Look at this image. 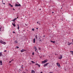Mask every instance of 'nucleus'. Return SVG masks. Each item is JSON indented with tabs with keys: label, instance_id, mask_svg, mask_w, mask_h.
Wrapping results in <instances>:
<instances>
[{
	"label": "nucleus",
	"instance_id": "nucleus-19",
	"mask_svg": "<svg viewBox=\"0 0 73 73\" xmlns=\"http://www.w3.org/2000/svg\"><path fill=\"white\" fill-rule=\"evenodd\" d=\"M37 24H38L39 25H40V22H37Z\"/></svg>",
	"mask_w": 73,
	"mask_h": 73
},
{
	"label": "nucleus",
	"instance_id": "nucleus-15",
	"mask_svg": "<svg viewBox=\"0 0 73 73\" xmlns=\"http://www.w3.org/2000/svg\"><path fill=\"white\" fill-rule=\"evenodd\" d=\"M31 73H35V71H34L33 70H32L31 71Z\"/></svg>",
	"mask_w": 73,
	"mask_h": 73
},
{
	"label": "nucleus",
	"instance_id": "nucleus-46",
	"mask_svg": "<svg viewBox=\"0 0 73 73\" xmlns=\"http://www.w3.org/2000/svg\"><path fill=\"white\" fill-rule=\"evenodd\" d=\"M27 31H28V30H27Z\"/></svg>",
	"mask_w": 73,
	"mask_h": 73
},
{
	"label": "nucleus",
	"instance_id": "nucleus-49",
	"mask_svg": "<svg viewBox=\"0 0 73 73\" xmlns=\"http://www.w3.org/2000/svg\"><path fill=\"white\" fill-rule=\"evenodd\" d=\"M39 49H40V48H39Z\"/></svg>",
	"mask_w": 73,
	"mask_h": 73
},
{
	"label": "nucleus",
	"instance_id": "nucleus-35",
	"mask_svg": "<svg viewBox=\"0 0 73 73\" xmlns=\"http://www.w3.org/2000/svg\"><path fill=\"white\" fill-rule=\"evenodd\" d=\"M13 10H15V9L14 8H13Z\"/></svg>",
	"mask_w": 73,
	"mask_h": 73
},
{
	"label": "nucleus",
	"instance_id": "nucleus-31",
	"mask_svg": "<svg viewBox=\"0 0 73 73\" xmlns=\"http://www.w3.org/2000/svg\"><path fill=\"white\" fill-rule=\"evenodd\" d=\"M7 52V50H5L4 51V52Z\"/></svg>",
	"mask_w": 73,
	"mask_h": 73
},
{
	"label": "nucleus",
	"instance_id": "nucleus-9",
	"mask_svg": "<svg viewBox=\"0 0 73 73\" xmlns=\"http://www.w3.org/2000/svg\"><path fill=\"white\" fill-rule=\"evenodd\" d=\"M0 65H3V63H2V61L1 60L0 61Z\"/></svg>",
	"mask_w": 73,
	"mask_h": 73
},
{
	"label": "nucleus",
	"instance_id": "nucleus-23",
	"mask_svg": "<svg viewBox=\"0 0 73 73\" xmlns=\"http://www.w3.org/2000/svg\"><path fill=\"white\" fill-rule=\"evenodd\" d=\"M71 54H72V55H73V51H71Z\"/></svg>",
	"mask_w": 73,
	"mask_h": 73
},
{
	"label": "nucleus",
	"instance_id": "nucleus-16",
	"mask_svg": "<svg viewBox=\"0 0 73 73\" xmlns=\"http://www.w3.org/2000/svg\"><path fill=\"white\" fill-rule=\"evenodd\" d=\"M3 41H2L1 40H0V43H1V44H2V43L3 42Z\"/></svg>",
	"mask_w": 73,
	"mask_h": 73
},
{
	"label": "nucleus",
	"instance_id": "nucleus-36",
	"mask_svg": "<svg viewBox=\"0 0 73 73\" xmlns=\"http://www.w3.org/2000/svg\"><path fill=\"white\" fill-rule=\"evenodd\" d=\"M2 3H3V0H2Z\"/></svg>",
	"mask_w": 73,
	"mask_h": 73
},
{
	"label": "nucleus",
	"instance_id": "nucleus-6",
	"mask_svg": "<svg viewBox=\"0 0 73 73\" xmlns=\"http://www.w3.org/2000/svg\"><path fill=\"white\" fill-rule=\"evenodd\" d=\"M49 64V63H46L45 64H44V66L45 67V66H47V65H48V64Z\"/></svg>",
	"mask_w": 73,
	"mask_h": 73
},
{
	"label": "nucleus",
	"instance_id": "nucleus-2",
	"mask_svg": "<svg viewBox=\"0 0 73 73\" xmlns=\"http://www.w3.org/2000/svg\"><path fill=\"white\" fill-rule=\"evenodd\" d=\"M15 7H19L20 6H21V5L20 4H17V3H16L15 5Z\"/></svg>",
	"mask_w": 73,
	"mask_h": 73
},
{
	"label": "nucleus",
	"instance_id": "nucleus-13",
	"mask_svg": "<svg viewBox=\"0 0 73 73\" xmlns=\"http://www.w3.org/2000/svg\"><path fill=\"white\" fill-rule=\"evenodd\" d=\"M12 24L13 25V26H14V27H16V25H15V24H14L13 23H12Z\"/></svg>",
	"mask_w": 73,
	"mask_h": 73
},
{
	"label": "nucleus",
	"instance_id": "nucleus-17",
	"mask_svg": "<svg viewBox=\"0 0 73 73\" xmlns=\"http://www.w3.org/2000/svg\"><path fill=\"white\" fill-rule=\"evenodd\" d=\"M15 43H18V42H17V41L15 40Z\"/></svg>",
	"mask_w": 73,
	"mask_h": 73
},
{
	"label": "nucleus",
	"instance_id": "nucleus-4",
	"mask_svg": "<svg viewBox=\"0 0 73 73\" xmlns=\"http://www.w3.org/2000/svg\"><path fill=\"white\" fill-rule=\"evenodd\" d=\"M34 49L35 50V52H36L37 53L38 52V51H37V48H36V46L34 47Z\"/></svg>",
	"mask_w": 73,
	"mask_h": 73
},
{
	"label": "nucleus",
	"instance_id": "nucleus-21",
	"mask_svg": "<svg viewBox=\"0 0 73 73\" xmlns=\"http://www.w3.org/2000/svg\"><path fill=\"white\" fill-rule=\"evenodd\" d=\"M2 56V53L1 52L0 53V56Z\"/></svg>",
	"mask_w": 73,
	"mask_h": 73
},
{
	"label": "nucleus",
	"instance_id": "nucleus-14",
	"mask_svg": "<svg viewBox=\"0 0 73 73\" xmlns=\"http://www.w3.org/2000/svg\"><path fill=\"white\" fill-rule=\"evenodd\" d=\"M33 43H35V38L33 39Z\"/></svg>",
	"mask_w": 73,
	"mask_h": 73
},
{
	"label": "nucleus",
	"instance_id": "nucleus-39",
	"mask_svg": "<svg viewBox=\"0 0 73 73\" xmlns=\"http://www.w3.org/2000/svg\"><path fill=\"white\" fill-rule=\"evenodd\" d=\"M52 13H54V12H52Z\"/></svg>",
	"mask_w": 73,
	"mask_h": 73
},
{
	"label": "nucleus",
	"instance_id": "nucleus-47",
	"mask_svg": "<svg viewBox=\"0 0 73 73\" xmlns=\"http://www.w3.org/2000/svg\"><path fill=\"white\" fill-rule=\"evenodd\" d=\"M70 44H72V43H70Z\"/></svg>",
	"mask_w": 73,
	"mask_h": 73
},
{
	"label": "nucleus",
	"instance_id": "nucleus-41",
	"mask_svg": "<svg viewBox=\"0 0 73 73\" xmlns=\"http://www.w3.org/2000/svg\"><path fill=\"white\" fill-rule=\"evenodd\" d=\"M18 17H17L16 19H18Z\"/></svg>",
	"mask_w": 73,
	"mask_h": 73
},
{
	"label": "nucleus",
	"instance_id": "nucleus-10",
	"mask_svg": "<svg viewBox=\"0 0 73 73\" xmlns=\"http://www.w3.org/2000/svg\"><path fill=\"white\" fill-rule=\"evenodd\" d=\"M24 51H25V50L24 49H22L21 50V52H24Z\"/></svg>",
	"mask_w": 73,
	"mask_h": 73
},
{
	"label": "nucleus",
	"instance_id": "nucleus-24",
	"mask_svg": "<svg viewBox=\"0 0 73 73\" xmlns=\"http://www.w3.org/2000/svg\"><path fill=\"white\" fill-rule=\"evenodd\" d=\"M35 38H36V39H37V35H36L35 36Z\"/></svg>",
	"mask_w": 73,
	"mask_h": 73
},
{
	"label": "nucleus",
	"instance_id": "nucleus-52",
	"mask_svg": "<svg viewBox=\"0 0 73 73\" xmlns=\"http://www.w3.org/2000/svg\"><path fill=\"white\" fill-rule=\"evenodd\" d=\"M44 37H45V36H44Z\"/></svg>",
	"mask_w": 73,
	"mask_h": 73
},
{
	"label": "nucleus",
	"instance_id": "nucleus-50",
	"mask_svg": "<svg viewBox=\"0 0 73 73\" xmlns=\"http://www.w3.org/2000/svg\"><path fill=\"white\" fill-rule=\"evenodd\" d=\"M39 49H40V48H39Z\"/></svg>",
	"mask_w": 73,
	"mask_h": 73
},
{
	"label": "nucleus",
	"instance_id": "nucleus-22",
	"mask_svg": "<svg viewBox=\"0 0 73 73\" xmlns=\"http://www.w3.org/2000/svg\"><path fill=\"white\" fill-rule=\"evenodd\" d=\"M51 41V42H53V43H55V41Z\"/></svg>",
	"mask_w": 73,
	"mask_h": 73
},
{
	"label": "nucleus",
	"instance_id": "nucleus-12",
	"mask_svg": "<svg viewBox=\"0 0 73 73\" xmlns=\"http://www.w3.org/2000/svg\"><path fill=\"white\" fill-rule=\"evenodd\" d=\"M17 19V18H15L12 21H13V22H15V20H16V19Z\"/></svg>",
	"mask_w": 73,
	"mask_h": 73
},
{
	"label": "nucleus",
	"instance_id": "nucleus-26",
	"mask_svg": "<svg viewBox=\"0 0 73 73\" xmlns=\"http://www.w3.org/2000/svg\"><path fill=\"white\" fill-rule=\"evenodd\" d=\"M32 30V31H35V29H33Z\"/></svg>",
	"mask_w": 73,
	"mask_h": 73
},
{
	"label": "nucleus",
	"instance_id": "nucleus-40",
	"mask_svg": "<svg viewBox=\"0 0 73 73\" xmlns=\"http://www.w3.org/2000/svg\"><path fill=\"white\" fill-rule=\"evenodd\" d=\"M19 27V25H17Z\"/></svg>",
	"mask_w": 73,
	"mask_h": 73
},
{
	"label": "nucleus",
	"instance_id": "nucleus-27",
	"mask_svg": "<svg viewBox=\"0 0 73 73\" xmlns=\"http://www.w3.org/2000/svg\"><path fill=\"white\" fill-rule=\"evenodd\" d=\"M1 28H0V31H1Z\"/></svg>",
	"mask_w": 73,
	"mask_h": 73
},
{
	"label": "nucleus",
	"instance_id": "nucleus-48",
	"mask_svg": "<svg viewBox=\"0 0 73 73\" xmlns=\"http://www.w3.org/2000/svg\"><path fill=\"white\" fill-rule=\"evenodd\" d=\"M13 60H12V61H13Z\"/></svg>",
	"mask_w": 73,
	"mask_h": 73
},
{
	"label": "nucleus",
	"instance_id": "nucleus-51",
	"mask_svg": "<svg viewBox=\"0 0 73 73\" xmlns=\"http://www.w3.org/2000/svg\"><path fill=\"white\" fill-rule=\"evenodd\" d=\"M61 9H62V8H61Z\"/></svg>",
	"mask_w": 73,
	"mask_h": 73
},
{
	"label": "nucleus",
	"instance_id": "nucleus-7",
	"mask_svg": "<svg viewBox=\"0 0 73 73\" xmlns=\"http://www.w3.org/2000/svg\"><path fill=\"white\" fill-rule=\"evenodd\" d=\"M2 44H3V45H5V44H6V42L3 41Z\"/></svg>",
	"mask_w": 73,
	"mask_h": 73
},
{
	"label": "nucleus",
	"instance_id": "nucleus-32",
	"mask_svg": "<svg viewBox=\"0 0 73 73\" xmlns=\"http://www.w3.org/2000/svg\"><path fill=\"white\" fill-rule=\"evenodd\" d=\"M39 41H41V42H42V41H41V40H39Z\"/></svg>",
	"mask_w": 73,
	"mask_h": 73
},
{
	"label": "nucleus",
	"instance_id": "nucleus-33",
	"mask_svg": "<svg viewBox=\"0 0 73 73\" xmlns=\"http://www.w3.org/2000/svg\"><path fill=\"white\" fill-rule=\"evenodd\" d=\"M3 4H4V5H5V3H3Z\"/></svg>",
	"mask_w": 73,
	"mask_h": 73
},
{
	"label": "nucleus",
	"instance_id": "nucleus-1",
	"mask_svg": "<svg viewBox=\"0 0 73 73\" xmlns=\"http://www.w3.org/2000/svg\"><path fill=\"white\" fill-rule=\"evenodd\" d=\"M47 61H48V60H47V59H46L44 60V61L42 62V64H45V63H46Z\"/></svg>",
	"mask_w": 73,
	"mask_h": 73
},
{
	"label": "nucleus",
	"instance_id": "nucleus-25",
	"mask_svg": "<svg viewBox=\"0 0 73 73\" xmlns=\"http://www.w3.org/2000/svg\"><path fill=\"white\" fill-rule=\"evenodd\" d=\"M19 28H20L19 27V26L18 28H17V29L19 30Z\"/></svg>",
	"mask_w": 73,
	"mask_h": 73
},
{
	"label": "nucleus",
	"instance_id": "nucleus-45",
	"mask_svg": "<svg viewBox=\"0 0 73 73\" xmlns=\"http://www.w3.org/2000/svg\"><path fill=\"white\" fill-rule=\"evenodd\" d=\"M39 10H41V9H39Z\"/></svg>",
	"mask_w": 73,
	"mask_h": 73
},
{
	"label": "nucleus",
	"instance_id": "nucleus-30",
	"mask_svg": "<svg viewBox=\"0 0 73 73\" xmlns=\"http://www.w3.org/2000/svg\"><path fill=\"white\" fill-rule=\"evenodd\" d=\"M13 33H15V32L14 31H13Z\"/></svg>",
	"mask_w": 73,
	"mask_h": 73
},
{
	"label": "nucleus",
	"instance_id": "nucleus-37",
	"mask_svg": "<svg viewBox=\"0 0 73 73\" xmlns=\"http://www.w3.org/2000/svg\"><path fill=\"white\" fill-rule=\"evenodd\" d=\"M18 48H19V47H17V49H18Z\"/></svg>",
	"mask_w": 73,
	"mask_h": 73
},
{
	"label": "nucleus",
	"instance_id": "nucleus-3",
	"mask_svg": "<svg viewBox=\"0 0 73 73\" xmlns=\"http://www.w3.org/2000/svg\"><path fill=\"white\" fill-rule=\"evenodd\" d=\"M62 58V55H60L58 57L59 59H61Z\"/></svg>",
	"mask_w": 73,
	"mask_h": 73
},
{
	"label": "nucleus",
	"instance_id": "nucleus-18",
	"mask_svg": "<svg viewBox=\"0 0 73 73\" xmlns=\"http://www.w3.org/2000/svg\"><path fill=\"white\" fill-rule=\"evenodd\" d=\"M31 62H32V63H33V64H35V62H33V61H31Z\"/></svg>",
	"mask_w": 73,
	"mask_h": 73
},
{
	"label": "nucleus",
	"instance_id": "nucleus-42",
	"mask_svg": "<svg viewBox=\"0 0 73 73\" xmlns=\"http://www.w3.org/2000/svg\"><path fill=\"white\" fill-rule=\"evenodd\" d=\"M36 29H38V28H36Z\"/></svg>",
	"mask_w": 73,
	"mask_h": 73
},
{
	"label": "nucleus",
	"instance_id": "nucleus-5",
	"mask_svg": "<svg viewBox=\"0 0 73 73\" xmlns=\"http://www.w3.org/2000/svg\"><path fill=\"white\" fill-rule=\"evenodd\" d=\"M57 65V66H58L59 68H60V63H56Z\"/></svg>",
	"mask_w": 73,
	"mask_h": 73
},
{
	"label": "nucleus",
	"instance_id": "nucleus-20",
	"mask_svg": "<svg viewBox=\"0 0 73 73\" xmlns=\"http://www.w3.org/2000/svg\"><path fill=\"white\" fill-rule=\"evenodd\" d=\"M68 45H70L71 44V43L68 42Z\"/></svg>",
	"mask_w": 73,
	"mask_h": 73
},
{
	"label": "nucleus",
	"instance_id": "nucleus-44",
	"mask_svg": "<svg viewBox=\"0 0 73 73\" xmlns=\"http://www.w3.org/2000/svg\"><path fill=\"white\" fill-rule=\"evenodd\" d=\"M25 31V30H24V31Z\"/></svg>",
	"mask_w": 73,
	"mask_h": 73
},
{
	"label": "nucleus",
	"instance_id": "nucleus-29",
	"mask_svg": "<svg viewBox=\"0 0 73 73\" xmlns=\"http://www.w3.org/2000/svg\"><path fill=\"white\" fill-rule=\"evenodd\" d=\"M11 62H12V60H11V61H10L9 62V63H11Z\"/></svg>",
	"mask_w": 73,
	"mask_h": 73
},
{
	"label": "nucleus",
	"instance_id": "nucleus-38",
	"mask_svg": "<svg viewBox=\"0 0 73 73\" xmlns=\"http://www.w3.org/2000/svg\"><path fill=\"white\" fill-rule=\"evenodd\" d=\"M23 73H25V72H23Z\"/></svg>",
	"mask_w": 73,
	"mask_h": 73
},
{
	"label": "nucleus",
	"instance_id": "nucleus-11",
	"mask_svg": "<svg viewBox=\"0 0 73 73\" xmlns=\"http://www.w3.org/2000/svg\"><path fill=\"white\" fill-rule=\"evenodd\" d=\"M9 5L10 6V7H13V5H11V4L10 3H9Z\"/></svg>",
	"mask_w": 73,
	"mask_h": 73
},
{
	"label": "nucleus",
	"instance_id": "nucleus-43",
	"mask_svg": "<svg viewBox=\"0 0 73 73\" xmlns=\"http://www.w3.org/2000/svg\"><path fill=\"white\" fill-rule=\"evenodd\" d=\"M72 42H73V39H72Z\"/></svg>",
	"mask_w": 73,
	"mask_h": 73
},
{
	"label": "nucleus",
	"instance_id": "nucleus-28",
	"mask_svg": "<svg viewBox=\"0 0 73 73\" xmlns=\"http://www.w3.org/2000/svg\"><path fill=\"white\" fill-rule=\"evenodd\" d=\"M34 54H35V53H34V52H33L32 53V55H34Z\"/></svg>",
	"mask_w": 73,
	"mask_h": 73
},
{
	"label": "nucleus",
	"instance_id": "nucleus-34",
	"mask_svg": "<svg viewBox=\"0 0 73 73\" xmlns=\"http://www.w3.org/2000/svg\"><path fill=\"white\" fill-rule=\"evenodd\" d=\"M3 29H4V27H3Z\"/></svg>",
	"mask_w": 73,
	"mask_h": 73
},
{
	"label": "nucleus",
	"instance_id": "nucleus-8",
	"mask_svg": "<svg viewBox=\"0 0 73 73\" xmlns=\"http://www.w3.org/2000/svg\"><path fill=\"white\" fill-rule=\"evenodd\" d=\"M35 65H38V67H40V65L37 63L35 64Z\"/></svg>",
	"mask_w": 73,
	"mask_h": 73
}]
</instances>
